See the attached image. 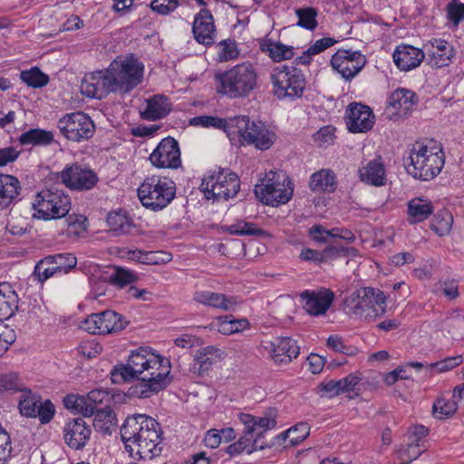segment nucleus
<instances>
[{
	"label": "nucleus",
	"mask_w": 464,
	"mask_h": 464,
	"mask_svg": "<svg viewBox=\"0 0 464 464\" xmlns=\"http://www.w3.org/2000/svg\"><path fill=\"white\" fill-rule=\"evenodd\" d=\"M458 410L457 402L451 399L438 398L432 406V414L435 418L444 420L451 417Z\"/></svg>",
	"instance_id": "obj_49"
},
{
	"label": "nucleus",
	"mask_w": 464,
	"mask_h": 464,
	"mask_svg": "<svg viewBox=\"0 0 464 464\" xmlns=\"http://www.w3.org/2000/svg\"><path fill=\"white\" fill-rule=\"evenodd\" d=\"M199 188L207 199L227 200L238 193L240 179L229 169L218 168L205 175Z\"/></svg>",
	"instance_id": "obj_8"
},
{
	"label": "nucleus",
	"mask_w": 464,
	"mask_h": 464,
	"mask_svg": "<svg viewBox=\"0 0 464 464\" xmlns=\"http://www.w3.org/2000/svg\"><path fill=\"white\" fill-rule=\"evenodd\" d=\"M145 420L144 430L131 444L136 449L135 455L138 459H152L160 455L163 449L160 424L153 418Z\"/></svg>",
	"instance_id": "obj_12"
},
{
	"label": "nucleus",
	"mask_w": 464,
	"mask_h": 464,
	"mask_svg": "<svg viewBox=\"0 0 464 464\" xmlns=\"http://www.w3.org/2000/svg\"><path fill=\"white\" fill-rule=\"evenodd\" d=\"M18 140L21 145H49L53 141V134L39 128L30 129L23 132Z\"/></svg>",
	"instance_id": "obj_42"
},
{
	"label": "nucleus",
	"mask_w": 464,
	"mask_h": 464,
	"mask_svg": "<svg viewBox=\"0 0 464 464\" xmlns=\"http://www.w3.org/2000/svg\"><path fill=\"white\" fill-rule=\"evenodd\" d=\"M260 49L263 53L275 62L289 60L294 57L295 52L292 46L285 45L281 43H275L271 40H265L260 44Z\"/></svg>",
	"instance_id": "obj_39"
},
{
	"label": "nucleus",
	"mask_w": 464,
	"mask_h": 464,
	"mask_svg": "<svg viewBox=\"0 0 464 464\" xmlns=\"http://www.w3.org/2000/svg\"><path fill=\"white\" fill-rule=\"evenodd\" d=\"M150 160L157 168L177 169L181 165L179 147H155Z\"/></svg>",
	"instance_id": "obj_27"
},
{
	"label": "nucleus",
	"mask_w": 464,
	"mask_h": 464,
	"mask_svg": "<svg viewBox=\"0 0 464 464\" xmlns=\"http://www.w3.org/2000/svg\"><path fill=\"white\" fill-rule=\"evenodd\" d=\"M424 451L425 449H421L420 443L407 440L406 443L401 445L398 450V455L401 461L410 463L417 459Z\"/></svg>",
	"instance_id": "obj_53"
},
{
	"label": "nucleus",
	"mask_w": 464,
	"mask_h": 464,
	"mask_svg": "<svg viewBox=\"0 0 464 464\" xmlns=\"http://www.w3.org/2000/svg\"><path fill=\"white\" fill-rule=\"evenodd\" d=\"M18 309V295L8 283H0V322L9 319Z\"/></svg>",
	"instance_id": "obj_36"
},
{
	"label": "nucleus",
	"mask_w": 464,
	"mask_h": 464,
	"mask_svg": "<svg viewBox=\"0 0 464 464\" xmlns=\"http://www.w3.org/2000/svg\"><path fill=\"white\" fill-rule=\"evenodd\" d=\"M111 382L115 384H121L138 381L131 385L127 392L129 397L147 399L160 391L165 390L172 381L169 371L151 372L140 376L135 368L127 361L126 363L119 362L111 371Z\"/></svg>",
	"instance_id": "obj_2"
},
{
	"label": "nucleus",
	"mask_w": 464,
	"mask_h": 464,
	"mask_svg": "<svg viewBox=\"0 0 464 464\" xmlns=\"http://www.w3.org/2000/svg\"><path fill=\"white\" fill-rule=\"evenodd\" d=\"M152 419L145 414H134L128 416L121 427V439L125 445L126 450L134 456L135 449L132 443L137 440L138 436L141 434V430L145 428L146 420Z\"/></svg>",
	"instance_id": "obj_23"
},
{
	"label": "nucleus",
	"mask_w": 464,
	"mask_h": 464,
	"mask_svg": "<svg viewBox=\"0 0 464 464\" xmlns=\"http://www.w3.org/2000/svg\"><path fill=\"white\" fill-rule=\"evenodd\" d=\"M333 249L331 246H326L324 250L319 251L312 248H304L300 253V258L303 261L313 262L316 265L327 263L333 260Z\"/></svg>",
	"instance_id": "obj_50"
},
{
	"label": "nucleus",
	"mask_w": 464,
	"mask_h": 464,
	"mask_svg": "<svg viewBox=\"0 0 464 464\" xmlns=\"http://www.w3.org/2000/svg\"><path fill=\"white\" fill-rule=\"evenodd\" d=\"M192 31L198 44L206 46L214 44L216 28L213 15L209 10L201 9L195 16Z\"/></svg>",
	"instance_id": "obj_22"
},
{
	"label": "nucleus",
	"mask_w": 464,
	"mask_h": 464,
	"mask_svg": "<svg viewBox=\"0 0 464 464\" xmlns=\"http://www.w3.org/2000/svg\"><path fill=\"white\" fill-rule=\"evenodd\" d=\"M347 306L354 315L365 320H375L386 312V295L380 289L361 287L346 299Z\"/></svg>",
	"instance_id": "obj_7"
},
{
	"label": "nucleus",
	"mask_w": 464,
	"mask_h": 464,
	"mask_svg": "<svg viewBox=\"0 0 464 464\" xmlns=\"http://www.w3.org/2000/svg\"><path fill=\"white\" fill-rule=\"evenodd\" d=\"M264 442L259 443V439H254L244 434L237 441L230 444L227 447L226 452L230 456H235L246 451L247 454H251L257 450H265Z\"/></svg>",
	"instance_id": "obj_45"
},
{
	"label": "nucleus",
	"mask_w": 464,
	"mask_h": 464,
	"mask_svg": "<svg viewBox=\"0 0 464 464\" xmlns=\"http://www.w3.org/2000/svg\"><path fill=\"white\" fill-rule=\"evenodd\" d=\"M453 217L447 208H441L434 214L430 227L439 237L448 235L452 227Z\"/></svg>",
	"instance_id": "obj_46"
},
{
	"label": "nucleus",
	"mask_w": 464,
	"mask_h": 464,
	"mask_svg": "<svg viewBox=\"0 0 464 464\" xmlns=\"http://www.w3.org/2000/svg\"><path fill=\"white\" fill-rule=\"evenodd\" d=\"M66 221L70 234L81 237L87 230V218L83 215H68Z\"/></svg>",
	"instance_id": "obj_57"
},
{
	"label": "nucleus",
	"mask_w": 464,
	"mask_h": 464,
	"mask_svg": "<svg viewBox=\"0 0 464 464\" xmlns=\"http://www.w3.org/2000/svg\"><path fill=\"white\" fill-rule=\"evenodd\" d=\"M41 263L42 259L36 263L33 272V276L38 280V282L44 283L53 276L59 275L56 268L53 265L44 263L41 266Z\"/></svg>",
	"instance_id": "obj_63"
},
{
	"label": "nucleus",
	"mask_w": 464,
	"mask_h": 464,
	"mask_svg": "<svg viewBox=\"0 0 464 464\" xmlns=\"http://www.w3.org/2000/svg\"><path fill=\"white\" fill-rule=\"evenodd\" d=\"M106 221L110 229L116 235H128L135 228L133 219L126 211L111 212Z\"/></svg>",
	"instance_id": "obj_38"
},
{
	"label": "nucleus",
	"mask_w": 464,
	"mask_h": 464,
	"mask_svg": "<svg viewBox=\"0 0 464 464\" xmlns=\"http://www.w3.org/2000/svg\"><path fill=\"white\" fill-rule=\"evenodd\" d=\"M347 129L353 133L367 132L374 124V115L371 108L359 102H351L344 115Z\"/></svg>",
	"instance_id": "obj_16"
},
{
	"label": "nucleus",
	"mask_w": 464,
	"mask_h": 464,
	"mask_svg": "<svg viewBox=\"0 0 464 464\" xmlns=\"http://www.w3.org/2000/svg\"><path fill=\"white\" fill-rule=\"evenodd\" d=\"M0 464H5L13 456L10 434L0 424Z\"/></svg>",
	"instance_id": "obj_60"
},
{
	"label": "nucleus",
	"mask_w": 464,
	"mask_h": 464,
	"mask_svg": "<svg viewBox=\"0 0 464 464\" xmlns=\"http://www.w3.org/2000/svg\"><path fill=\"white\" fill-rule=\"evenodd\" d=\"M24 388L23 382L15 372H9L0 376V394L5 392H21Z\"/></svg>",
	"instance_id": "obj_52"
},
{
	"label": "nucleus",
	"mask_w": 464,
	"mask_h": 464,
	"mask_svg": "<svg viewBox=\"0 0 464 464\" xmlns=\"http://www.w3.org/2000/svg\"><path fill=\"white\" fill-rule=\"evenodd\" d=\"M410 160L408 173L420 180H430L441 171L445 153L443 147H420L418 151L411 153Z\"/></svg>",
	"instance_id": "obj_9"
},
{
	"label": "nucleus",
	"mask_w": 464,
	"mask_h": 464,
	"mask_svg": "<svg viewBox=\"0 0 464 464\" xmlns=\"http://www.w3.org/2000/svg\"><path fill=\"white\" fill-rule=\"evenodd\" d=\"M304 302V309L311 315L324 314L334 299V294L330 289H322L318 292L305 290L301 294Z\"/></svg>",
	"instance_id": "obj_18"
},
{
	"label": "nucleus",
	"mask_w": 464,
	"mask_h": 464,
	"mask_svg": "<svg viewBox=\"0 0 464 464\" xmlns=\"http://www.w3.org/2000/svg\"><path fill=\"white\" fill-rule=\"evenodd\" d=\"M93 417L92 426L95 431L103 435L111 434V429L116 425V414L111 407L91 408L89 418Z\"/></svg>",
	"instance_id": "obj_30"
},
{
	"label": "nucleus",
	"mask_w": 464,
	"mask_h": 464,
	"mask_svg": "<svg viewBox=\"0 0 464 464\" xmlns=\"http://www.w3.org/2000/svg\"><path fill=\"white\" fill-rule=\"evenodd\" d=\"M222 231L237 236L264 237L267 235L265 230L257 227L256 224L245 220H239L229 226H223Z\"/></svg>",
	"instance_id": "obj_47"
},
{
	"label": "nucleus",
	"mask_w": 464,
	"mask_h": 464,
	"mask_svg": "<svg viewBox=\"0 0 464 464\" xmlns=\"http://www.w3.org/2000/svg\"><path fill=\"white\" fill-rule=\"evenodd\" d=\"M214 80L217 93L229 99L246 98L258 87L256 68L250 62L217 72Z\"/></svg>",
	"instance_id": "obj_3"
},
{
	"label": "nucleus",
	"mask_w": 464,
	"mask_h": 464,
	"mask_svg": "<svg viewBox=\"0 0 464 464\" xmlns=\"http://www.w3.org/2000/svg\"><path fill=\"white\" fill-rule=\"evenodd\" d=\"M274 94L280 100H295L304 94L306 81L303 72L295 66L279 65L271 72Z\"/></svg>",
	"instance_id": "obj_10"
},
{
	"label": "nucleus",
	"mask_w": 464,
	"mask_h": 464,
	"mask_svg": "<svg viewBox=\"0 0 464 464\" xmlns=\"http://www.w3.org/2000/svg\"><path fill=\"white\" fill-rule=\"evenodd\" d=\"M71 201L68 195L56 187L39 191L32 203L33 218L42 220L59 219L68 215Z\"/></svg>",
	"instance_id": "obj_6"
},
{
	"label": "nucleus",
	"mask_w": 464,
	"mask_h": 464,
	"mask_svg": "<svg viewBox=\"0 0 464 464\" xmlns=\"http://www.w3.org/2000/svg\"><path fill=\"white\" fill-rule=\"evenodd\" d=\"M87 426L82 418L74 419L64 429V440L72 449H82L87 440Z\"/></svg>",
	"instance_id": "obj_29"
},
{
	"label": "nucleus",
	"mask_w": 464,
	"mask_h": 464,
	"mask_svg": "<svg viewBox=\"0 0 464 464\" xmlns=\"http://www.w3.org/2000/svg\"><path fill=\"white\" fill-rule=\"evenodd\" d=\"M417 94L406 88H397L387 98V108L392 109L399 117L408 118L418 104Z\"/></svg>",
	"instance_id": "obj_17"
},
{
	"label": "nucleus",
	"mask_w": 464,
	"mask_h": 464,
	"mask_svg": "<svg viewBox=\"0 0 464 464\" xmlns=\"http://www.w3.org/2000/svg\"><path fill=\"white\" fill-rule=\"evenodd\" d=\"M53 265L59 275L69 273L77 265V258L71 253L49 255L42 258V264Z\"/></svg>",
	"instance_id": "obj_41"
},
{
	"label": "nucleus",
	"mask_w": 464,
	"mask_h": 464,
	"mask_svg": "<svg viewBox=\"0 0 464 464\" xmlns=\"http://www.w3.org/2000/svg\"><path fill=\"white\" fill-rule=\"evenodd\" d=\"M138 280V276L130 270L118 267L111 276V281L119 287H124Z\"/></svg>",
	"instance_id": "obj_56"
},
{
	"label": "nucleus",
	"mask_w": 464,
	"mask_h": 464,
	"mask_svg": "<svg viewBox=\"0 0 464 464\" xmlns=\"http://www.w3.org/2000/svg\"><path fill=\"white\" fill-rule=\"evenodd\" d=\"M294 193V183L284 171L270 170L255 186V194L266 205L277 207L287 203Z\"/></svg>",
	"instance_id": "obj_5"
},
{
	"label": "nucleus",
	"mask_w": 464,
	"mask_h": 464,
	"mask_svg": "<svg viewBox=\"0 0 464 464\" xmlns=\"http://www.w3.org/2000/svg\"><path fill=\"white\" fill-rule=\"evenodd\" d=\"M129 324L123 315L113 310L89 314V334H107L122 331Z\"/></svg>",
	"instance_id": "obj_15"
},
{
	"label": "nucleus",
	"mask_w": 464,
	"mask_h": 464,
	"mask_svg": "<svg viewBox=\"0 0 464 464\" xmlns=\"http://www.w3.org/2000/svg\"><path fill=\"white\" fill-rule=\"evenodd\" d=\"M63 183L70 188H87V171L78 166H71L61 172Z\"/></svg>",
	"instance_id": "obj_40"
},
{
	"label": "nucleus",
	"mask_w": 464,
	"mask_h": 464,
	"mask_svg": "<svg viewBox=\"0 0 464 464\" xmlns=\"http://www.w3.org/2000/svg\"><path fill=\"white\" fill-rule=\"evenodd\" d=\"M193 299L197 303L223 310H229L234 304H236V302L233 301V297H227L224 294L214 293L211 291L196 292Z\"/></svg>",
	"instance_id": "obj_37"
},
{
	"label": "nucleus",
	"mask_w": 464,
	"mask_h": 464,
	"mask_svg": "<svg viewBox=\"0 0 464 464\" xmlns=\"http://www.w3.org/2000/svg\"><path fill=\"white\" fill-rule=\"evenodd\" d=\"M430 46L427 51L430 64L437 68L447 66L454 56L452 46L442 39L430 41Z\"/></svg>",
	"instance_id": "obj_28"
},
{
	"label": "nucleus",
	"mask_w": 464,
	"mask_h": 464,
	"mask_svg": "<svg viewBox=\"0 0 464 464\" xmlns=\"http://www.w3.org/2000/svg\"><path fill=\"white\" fill-rule=\"evenodd\" d=\"M310 434V426L307 422H299L288 430L281 432L274 437V439L267 443L264 442L266 448H272L276 445L283 444L288 438L291 446H297L301 444Z\"/></svg>",
	"instance_id": "obj_26"
},
{
	"label": "nucleus",
	"mask_w": 464,
	"mask_h": 464,
	"mask_svg": "<svg viewBox=\"0 0 464 464\" xmlns=\"http://www.w3.org/2000/svg\"><path fill=\"white\" fill-rule=\"evenodd\" d=\"M277 424V421L275 417L271 416H262L256 417L255 416V427H256V438L259 439L263 438L264 433L268 430L274 429Z\"/></svg>",
	"instance_id": "obj_62"
},
{
	"label": "nucleus",
	"mask_w": 464,
	"mask_h": 464,
	"mask_svg": "<svg viewBox=\"0 0 464 464\" xmlns=\"http://www.w3.org/2000/svg\"><path fill=\"white\" fill-rule=\"evenodd\" d=\"M144 66L134 54L117 57L105 71L91 73L89 98L102 99L110 92L126 94L142 81Z\"/></svg>",
	"instance_id": "obj_1"
},
{
	"label": "nucleus",
	"mask_w": 464,
	"mask_h": 464,
	"mask_svg": "<svg viewBox=\"0 0 464 464\" xmlns=\"http://www.w3.org/2000/svg\"><path fill=\"white\" fill-rule=\"evenodd\" d=\"M16 341L14 329L0 322V357H2Z\"/></svg>",
	"instance_id": "obj_58"
},
{
	"label": "nucleus",
	"mask_w": 464,
	"mask_h": 464,
	"mask_svg": "<svg viewBox=\"0 0 464 464\" xmlns=\"http://www.w3.org/2000/svg\"><path fill=\"white\" fill-rule=\"evenodd\" d=\"M334 70L345 81L353 80L365 66L367 59L360 51L339 49L331 58Z\"/></svg>",
	"instance_id": "obj_13"
},
{
	"label": "nucleus",
	"mask_w": 464,
	"mask_h": 464,
	"mask_svg": "<svg viewBox=\"0 0 464 464\" xmlns=\"http://www.w3.org/2000/svg\"><path fill=\"white\" fill-rule=\"evenodd\" d=\"M392 56L397 67L404 72L418 67L425 57L421 49L408 44L399 45Z\"/></svg>",
	"instance_id": "obj_25"
},
{
	"label": "nucleus",
	"mask_w": 464,
	"mask_h": 464,
	"mask_svg": "<svg viewBox=\"0 0 464 464\" xmlns=\"http://www.w3.org/2000/svg\"><path fill=\"white\" fill-rule=\"evenodd\" d=\"M55 414V408L50 400L39 403L35 411V418L38 417L41 424L49 423Z\"/></svg>",
	"instance_id": "obj_61"
},
{
	"label": "nucleus",
	"mask_w": 464,
	"mask_h": 464,
	"mask_svg": "<svg viewBox=\"0 0 464 464\" xmlns=\"http://www.w3.org/2000/svg\"><path fill=\"white\" fill-rule=\"evenodd\" d=\"M447 18L455 25L464 19V4L459 0H452L447 5Z\"/></svg>",
	"instance_id": "obj_64"
},
{
	"label": "nucleus",
	"mask_w": 464,
	"mask_h": 464,
	"mask_svg": "<svg viewBox=\"0 0 464 464\" xmlns=\"http://www.w3.org/2000/svg\"><path fill=\"white\" fill-rule=\"evenodd\" d=\"M64 407L73 413H81L87 417V401L85 397L73 393L67 394L63 400Z\"/></svg>",
	"instance_id": "obj_54"
},
{
	"label": "nucleus",
	"mask_w": 464,
	"mask_h": 464,
	"mask_svg": "<svg viewBox=\"0 0 464 464\" xmlns=\"http://www.w3.org/2000/svg\"><path fill=\"white\" fill-rule=\"evenodd\" d=\"M361 180L366 184L379 187L385 184V168L379 155L360 170Z\"/></svg>",
	"instance_id": "obj_35"
},
{
	"label": "nucleus",
	"mask_w": 464,
	"mask_h": 464,
	"mask_svg": "<svg viewBox=\"0 0 464 464\" xmlns=\"http://www.w3.org/2000/svg\"><path fill=\"white\" fill-rule=\"evenodd\" d=\"M135 368L140 376L151 372L169 371L170 362L160 354H156L150 347H140L132 351L127 360Z\"/></svg>",
	"instance_id": "obj_14"
},
{
	"label": "nucleus",
	"mask_w": 464,
	"mask_h": 464,
	"mask_svg": "<svg viewBox=\"0 0 464 464\" xmlns=\"http://www.w3.org/2000/svg\"><path fill=\"white\" fill-rule=\"evenodd\" d=\"M112 397L104 390L94 389L89 392V410L91 408L111 407Z\"/></svg>",
	"instance_id": "obj_55"
},
{
	"label": "nucleus",
	"mask_w": 464,
	"mask_h": 464,
	"mask_svg": "<svg viewBox=\"0 0 464 464\" xmlns=\"http://www.w3.org/2000/svg\"><path fill=\"white\" fill-rule=\"evenodd\" d=\"M309 188L313 192L333 193L337 188L336 175L332 169H322L311 175Z\"/></svg>",
	"instance_id": "obj_33"
},
{
	"label": "nucleus",
	"mask_w": 464,
	"mask_h": 464,
	"mask_svg": "<svg viewBox=\"0 0 464 464\" xmlns=\"http://www.w3.org/2000/svg\"><path fill=\"white\" fill-rule=\"evenodd\" d=\"M86 122L87 114L76 111L61 119L58 127L67 140L79 142L87 134Z\"/></svg>",
	"instance_id": "obj_19"
},
{
	"label": "nucleus",
	"mask_w": 464,
	"mask_h": 464,
	"mask_svg": "<svg viewBox=\"0 0 464 464\" xmlns=\"http://www.w3.org/2000/svg\"><path fill=\"white\" fill-rule=\"evenodd\" d=\"M20 396L18 408L22 416L26 418H35V411L41 401V396L33 393L31 389L25 387Z\"/></svg>",
	"instance_id": "obj_43"
},
{
	"label": "nucleus",
	"mask_w": 464,
	"mask_h": 464,
	"mask_svg": "<svg viewBox=\"0 0 464 464\" xmlns=\"http://www.w3.org/2000/svg\"><path fill=\"white\" fill-rule=\"evenodd\" d=\"M171 111L169 99L162 94H157L147 100L146 109L140 112L141 118L148 121H157L164 118Z\"/></svg>",
	"instance_id": "obj_31"
},
{
	"label": "nucleus",
	"mask_w": 464,
	"mask_h": 464,
	"mask_svg": "<svg viewBox=\"0 0 464 464\" xmlns=\"http://www.w3.org/2000/svg\"><path fill=\"white\" fill-rule=\"evenodd\" d=\"M295 14L298 17L297 26L304 28L306 30L313 31L317 25V14L318 12L314 7L298 8L295 10Z\"/></svg>",
	"instance_id": "obj_51"
},
{
	"label": "nucleus",
	"mask_w": 464,
	"mask_h": 464,
	"mask_svg": "<svg viewBox=\"0 0 464 464\" xmlns=\"http://www.w3.org/2000/svg\"><path fill=\"white\" fill-rule=\"evenodd\" d=\"M222 353L220 349L211 345L199 349L193 359L189 371L199 377L208 376L213 365L221 361Z\"/></svg>",
	"instance_id": "obj_21"
},
{
	"label": "nucleus",
	"mask_w": 464,
	"mask_h": 464,
	"mask_svg": "<svg viewBox=\"0 0 464 464\" xmlns=\"http://www.w3.org/2000/svg\"><path fill=\"white\" fill-rule=\"evenodd\" d=\"M20 180L8 174H0V211L15 205L20 200Z\"/></svg>",
	"instance_id": "obj_24"
},
{
	"label": "nucleus",
	"mask_w": 464,
	"mask_h": 464,
	"mask_svg": "<svg viewBox=\"0 0 464 464\" xmlns=\"http://www.w3.org/2000/svg\"><path fill=\"white\" fill-rule=\"evenodd\" d=\"M176 190V184L171 179L152 175L144 179L137 193L144 208L158 212L174 199Z\"/></svg>",
	"instance_id": "obj_4"
},
{
	"label": "nucleus",
	"mask_w": 464,
	"mask_h": 464,
	"mask_svg": "<svg viewBox=\"0 0 464 464\" xmlns=\"http://www.w3.org/2000/svg\"><path fill=\"white\" fill-rule=\"evenodd\" d=\"M189 123L193 126H201L205 128L213 127L215 129L223 130L227 133L228 137L233 134V130L235 128L231 126V119L227 121L226 119H222L218 116H197L190 119Z\"/></svg>",
	"instance_id": "obj_44"
},
{
	"label": "nucleus",
	"mask_w": 464,
	"mask_h": 464,
	"mask_svg": "<svg viewBox=\"0 0 464 464\" xmlns=\"http://www.w3.org/2000/svg\"><path fill=\"white\" fill-rule=\"evenodd\" d=\"M235 127L233 134L237 133L243 141L255 145H274L277 141L276 128L262 121H251L248 116H237L231 119Z\"/></svg>",
	"instance_id": "obj_11"
},
{
	"label": "nucleus",
	"mask_w": 464,
	"mask_h": 464,
	"mask_svg": "<svg viewBox=\"0 0 464 464\" xmlns=\"http://www.w3.org/2000/svg\"><path fill=\"white\" fill-rule=\"evenodd\" d=\"M20 79L26 83L27 86L34 89L42 88L49 82V76L43 72L38 67L22 71Z\"/></svg>",
	"instance_id": "obj_48"
},
{
	"label": "nucleus",
	"mask_w": 464,
	"mask_h": 464,
	"mask_svg": "<svg viewBox=\"0 0 464 464\" xmlns=\"http://www.w3.org/2000/svg\"><path fill=\"white\" fill-rule=\"evenodd\" d=\"M361 381V377L355 373H350L346 377L338 381L331 380L327 382H322L317 386L321 392L329 393V397L340 395L354 390V387Z\"/></svg>",
	"instance_id": "obj_34"
},
{
	"label": "nucleus",
	"mask_w": 464,
	"mask_h": 464,
	"mask_svg": "<svg viewBox=\"0 0 464 464\" xmlns=\"http://www.w3.org/2000/svg\"><path fill=\"white\" fill-rule=\"evenodd\" d=\"M434 210L430 200L423 198H413L407 203L408 222L417 224L426 220Z\"/></svg>",
	"instance_id": "obj_32"
},
{
	"label": "nucleus",
	"mask_w": 464,
	"mask_h": 464,
	"mask_svg": "<svg viewBox=\"0 0 464 464\" xmlns=\"http://www.w3.org/2000/svg\"><path fill=\"white\" fill-rule=\"evenodd\" d=\"M463 362L462 355H456L452 357H447L443 360H440L436 362L427 364V369H436L438 372H444L447 371H450Z\"/></svg>",
	"instance_id": "obj_59"
},
{
	"label": "nucleus",
	"mask_w": 464,
	"mask_h": 464,
	"mask_svg": "<svg viewBox=\"0 0 464 464\" xmlns=\"http://www.w3.org/2000/svg\"><path fill=\"white\" fill-rule=\"evenodd\" d=\"M299 353L300 347L291 337L277 336L270 342V357L276 364L289 363Z\"/></svg>",
	"instance_id": "obj_20"
}]
</instances>
